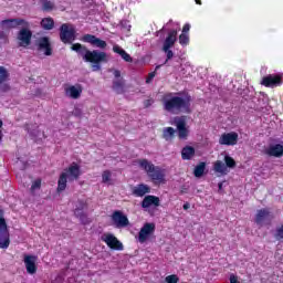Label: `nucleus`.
<instances>
[{
    "label": "nucleus",
    "mask_w": 283,
    "mask_h": 283,
    "mask_svg": "<svg viewBox=\"0 0 283 283\" xmlns=\"http://www.w3.org/2000/svg\"><path fill=\"white\" fill-rule=\"evenodd\" d=\"M176 136V129L174 127H166L163 130V138L165 140H171Z\"/></svg>",
    "instance_id": "32"
},
{
    "label": "nucleus",
    "mask_w": 283,
    "mask_h": 283,
    "mask_svg": "<svg viewBox=\"0 0 283 283\" xmlns=\"http://www.w3.org/2000/svg\"><path fill=\"white\" fill-rule=\"evenodd\" d=\"M265 154L268 156H273L274 158H282L283 156V146L282 144H276L270 146L266 150Z\"/></svg>",
    "instance_id": "24"
},
{
    "label": "nucleus",
    "mask_w": 283,
    "mask_h": 283,
    "mask_svg": "<svg viewBox=\"0 0 283 283\" xmlns=\"http://www.w3.org/2000/svg\"><path fill=\"white\" fill-rule=\"evenodd\" d=\"M230 283H240V281H238V276L235 274L230 275Z\"/></svg>",
    "instance_id": "46"
},
{
    "label": "nucleus",
    "mask_w": 283,
    "mask_h": 283,
    "mask_svg": "<svg viewBox=\"0 0 283 283\" xmlns=\"http://www.w3.org/2000/svg\"><path fill=\"white\" fill-rule=\"evenodd\" d=\"M3 127V120L0 119V143L3 140V133L1 132V128Z\"/></svg>",
    "instance_id": "47"
},
{
    "label": "nucleus",
    "mask_w": 283,
    "mask_h": 283,
    "mask_svg": "<svg viewBox=\"0 0 283 283\" xmlns=\"http://www.w3.org/2000/svg\"><path fill=\"white\" fill-rule=\"evenodd\" d=\"M38 50L44 52L45 56H52V44L50 43V38L42 36L38 40Z\"/></svg>",
    "instance_id": "16"
},
{
    "label": "nucleus",
    "mask_w": 283,
    "mask_h": 283,
    "mask_svg": "<svg viewBox=\"0 0 283 283\" xmlns=\"http://www.w3.org/2000/svg\"><path fill=\"white\" fill-rule=\"evenodd\" d=\"M71 50L81 54L85 63H91L93 72H101L102 64L109 61L105 51L90 50L81 43L72 44Z\"/></svg>",
    "instance_id": "2"
},
{
    "label": "nucleus",
    "mask_w": 283,
    "mask_h": 283,
    "mask_svg": "<svg viewBox=\"0 0 283 283\" xmlns=\"http://www.w3.org/2000/svg\"><path fill=\"white\" fill-rule=\"evenodd\" d=\"M219 145H227L228 147L238 145V133H223L219 138Z\"/></svg>",
    "instance_id": "15"
},
{
    "label": "nucleus",
    "mask_w": 283,
    "mask_h": 283,
    "mask_svg": "<svg viewBox=\"0 0 283 283\" xmlns=\"http://www.w3.org/2000/svg\"><path fill=\"white\" fill-rule=\"evenodd\" d=\"M261 85H263V87H270L272 90L275 87H282L283 73H274L263 76L261 80Z\"/></svg>",
    "instance_id": "7"
},
{
    "label": "nucleus",
    "mask_w": 283,
    "mask_h": 283,
    "mask_svg": "<svg viewBox=\"0 0 283 283\" xmlns=\"http://www.w3.org/2000/svg\"><path fill=\"white\" fill-rule=\"evenodd\" d=\"M41 28L43 30H54V19L52 18H43L40 22Z\"/></svg>",
    "instance_id": "30"
},
{
    "label": "nucleus",
    "mask_w": 283,
    "mask_h": 283,
    "mask_svg": "<svg viewBox=\"0 0 283 283\" xmlns=\"http://www.w3.org/2000/svg\"><path fill=\"white\" fill-rule=\"evenodd\" d=\"M113 74L115 80L113 81V90L116 94H125V78L120 76L119 70H114Z\"/></svg>",
    "instance_id": "14"
},
{
    "label": "nucleus",
    "mask_w": 283,
    "mask_h": 283,
    "mask_svg": "<svg viewBox=\"0 0 283 283\" xmlns=\"http://www.w3.org/2000/svg\"><path fill=\"white\" fill-rule=\"evenodd\" d=\"M151 105H154V99L149 98L144 101V107L148 108L151 107Z\"/></svg>",
    "instance_id": "45"
},
{
    "label": "nucleus",
    "mask_w": 283,
    "mask_h": 283,
    "mask_svg": "<svg viewBox=\"0 0 283 283\" xmlns=\"http://www.w3.org/2000/svg\"><path fill=\"white\" fill-rule=\"evenodd\" d=\"M163 52H165V54H166L165 64H167V63H169V61H171V59H174V51H171V49L163 48Z\"/></svg>",
    "instance_id": "38"
},
{
    "label": "nucleus",
    "mask_w": 283,
    "mask_h": 283,
    "mask_svg": "<svg viewBox=\"0 0 283 283\" xmlns=\"http://www.w3.org/2000/svg\"><path fill=\"white\" fill-rule=\"evenodd\" d=\"M42 3V10L43 12H52L54 10V2L50 0H40Z\"/></svg>",
    "instance_id": "33"
},
{
    "label": "nucleus",
    "mask_w": 283,
    "mask_h": 283,
    "mask_svg": "<svg viewBox=\"0 0 283 283\" xmlns=\"http://www.w3.org/2000/svg\"><path fill=\"white\" fill-rule=\"evenodd\" d=\"M175 123L178 130V137L180 138V140H186L187 136H189V129H187V122L185 120V118H179Z\"/></svg>",
    "instance_id": "17"
},
{
    "label": "nucleus",
    "mask_w": 283,
    "mask_h": 283,
    "mask_svg": "<svg viewBox=\"0 0 283 283\" xmlns=\"http://www.w3.org/2000/svg\"><path fill=\"white\" fill-rule=\"evenodd\" d=\"M213 171L216 174H221L222 176H227V166L222 163V160H217L213 164Z\"/></svg>",
    "instance_id": "29"
},
{
    "label": "nucleus",
    "mask_w": 283,
    "mask_h": 283,
    "mask_svg": "<svg viewBox=\"0 0 283 283\" xmlns=\"http://www.w3.org/2000/svg\"><path fill=\"white\" fill-rule=\"evenodd\" d=\"M10 81V72L6 66L0 65V85H3V83H8Z\"/></svg>",
    "instance_id": "31"
},
{
    "label": "nucleus",
    "mask_w": 283,
    "mask_h": 283,
    "mask_svg": "<svg viewBox=\"0 0 283 283\" xmlns=\"http://www.w3.org/2000/svg\"><path fill=\"white\" fill-rule=\"evenodd\" d=\"M102 242H105L108 248H111L113 251H123V242L118 240L114 234L112 233H105L101 238Z\"/></svg>",
    "instance_id": "10"
},
{
    "label": "nucleus",
    "mask_w": 283,
    "mask_h": 283,
    "mask_svg": "<svg viewBox=\"0 0 283 283\" xmlns=\"http://www.w3.org/2000/svg\"><path fill=\"white\" fill-rule=\"evenodd\" d=\"M81 166L73 161L67 168L64 169L63 172L60 174L57 179V193H61L67 189V180L69 182H74V180H78L82 176Z\"/></svg>",
    "instance_id": "3"
},
{
    "label": "nucleus",
    "mask_w": 283,
    "mask_h": 283,
    "mask_svg": "<svg viewBox=\"0 0 283 283\" xmlns=\"http://www.w3.org/2000/svg\"><path fill=\"white\" fill-rule=\"evenodd\" d=\"M20 48H28L32 43V31L28 27L22 28L17 35Z\"/></svg>",
    "instance_id": "11"
},
{
    "label": "nucleus",
    "mask_w": 283,
    "mask_h": 283,
    "mask_svg": "<svg viewBox=\"0 0 283 283\" xmlns=\"http://www.w3.org/2000/svg\"><path fill=\"white\" fill-rule=\"evenodd\" d=\"M179 43L180 45H182L184 48L189 45V34L188 33H181L179 35Z\"/></svg>",
    "instance_id": "35"
},
{
    "label": "nucleus",
    "mask_w": 283,
    "mask_h": 283,
    "mask_svg": "<svg viewBox=\"0 0 283 283\" xmlns=\"http://www.w3.org/2000/svg\"><path fill=\"white\" fill-rule=\"evenodd\" d=\"M207 169V163L200 161L193 169L195 178H202L205 176V170Z\"/></svg>",
    "instance_id": "28"
},
{
    "label": "nucleus",
    "mask_w": 283,
    "mask_h": 283,
    "mask_svg": "<svg viewBox=\"0 0 283 283\" xmlns=\"http://www.w3.org/2000/svg\"><path fill=\"white\" fill-rule=\"evenodd\" d=\"M65 94L70 98H81V94H83V87L81 85H72L65 88Z\"/></svg>",
    "instance_id": "23"
},
{
    "label": "nucleus",
    "mask_w": 283,
    "mask_h": 283,
    "mask_svg": "<svg viewBox=\"0 0 283 283\" xmlns=\"http://www.w3.org/2000/svg\"><path fill=\"white\" fill-rule=\"evenodd\" d=\"M137 164L139 165V169H143L147 174L154 185H165V169L145 158L137 159Z\"/></svg>",
    "instance_id": "4"
},
{
    "label": "nucleus",
    "mask_w": 283,
    "mask_h": 283,
    "mask_svg": "<svg viewBox=\"0 0 283 283\" xmlns=\"http://www.w3.org/2000/svg\"><path fill=\"white\" fill-rule=\"evenodd\" d=\"M119 25H122V28H124V30H130L132 25L129 24V20H122L119 22Z\"/></svg>",
    "instance_id": "42"
},
{
    "label": "nucleus",
    "mask_w": 283,
    "mask_h": 283,
    "mask_svg": "<svg viewBox=\"0 0 283 283\" xmlns=\"http://www.w3.org/2000/svg\"><path fill=\"white\" fill-rule=\"evenodd\" d=\"M189 30H191V24L186 23L182 28V34H188Z\"/></svg>",
    "instance_id": "44"
},
{
    "label": "nucleus",
    "mask_w": 283,
    "mask_h": 283,
    "mask_svg": "<svg viewBox=\"0 0 283 283\" xmlns=\"http://www.w3.org/2000/svg\"><path fill=\"white\" fill-rule=\"evenodd\" d=\"M224 165H226V168L228 167L229 169H233L235 168V159H233V157L229 156V155H226L224 156Z\"/></svg>",
    "instance_id": "34"
},
{
    "label": "nucleus",
    "mask_w": 283,
    "mask_h": 283,
    "mask_svg": "<svg viewBox=\"0 0 283 283\" xmlns=\"http://www.w3.org/2000/svg\"><path fill=\"white\" fill-rule=\"evenodd\" d=\"M195 2L197 3V6H202V0H195Z\"/></svg>",
    "instance_id": "49"
},
{
    "label": "nucleus",
    "mask_w": 283,
    "mask_h": 283,
    "mask_svg": "<svg viewBox=\"0 0 283 283\" xmlns=\"http://www.w3.org/2000/svg\"><path fill=\"white\" fill-rule=\"evenodd\" d=\"M142 208L149 209V207H160V198L154 195H148L142 200Z\"/></svg>",
    "instance_id": "19"
},
{
    "label": "nucleus",
    "mask_w": 283,
    "mask_h": 283,
    "mask_svg": "<svg viewBox=\"0 0 283 283\" xmlns=\"http://www.w3.org/2000/svg\"><path fill=\"white\" fill-rule=\"evenodd\" d=\"M112 180V171L109 170H104L102 172V182L104 185H107V182H109Z\"/></svg>",
    "instance_id": "36"
},
{
    "label": "nucleus",
    "mask_w": 283,
    "mask_h": 283,
    "mask_svg": "<svg viewBox=\"0 0 283 283\" xmlns=\"http://www.w3.org/2000/svg\"><path fill=\"white\" fill-rule=\"evenodd\" d=\"M0 85H1L0 86L1 92H10V90H11L10 84L3 83V84H0Z\"/></svg>",
    "instance_id": "43"
},
{
    "label": "nucleus",
    "mask_w": 283,
    "mask_h": 283,
    "mask_svg": "<svg viewBox=\"0 0 283 283\" xmlns=\"http://www.w3.org/2000/svg\"><path fill=\"white\" fill-rule=\"evenodd\" d=\"M269 216H271V210L269 208H262L256 211L254 222L258 227H264V221L269 220Z\"/></svg>",
    "instance_id": "18"
},
{
    "label": "nucleus",
    "mask_w": 283,
    "mask_h": 283,
    "mask_svg": "<svg viewBox=\"0 0 283 283\" xmlns=\"http://www.w3.org/2000/svg\"><path fill=\"white\" fill-rule=\"evenodd\" d=\"M19 25H24V28H28L30 23L21 18H13L0 21V41H3V43H8L10 30H14V28H19Z\"/></svg>",
    "instance_id": "5"
},
{
    "label": "nucleus",
    "mask_w": 283,
    "mask_h": 283,
    "mask_svg": "<svg viewBox=\"0 0 283 283\" xmlns=\"http://www.w3.org/2000/svg\"><path fill=\"white\" fill-rule=\"evenodd\" d=\"M80 40L83 43H90V45L93 48H98L99 50H105V48H107V42L94 34L86 33Z\"/></svg>",
    "instance_id": "9"
},
{
    "label": "nucleus",
    "mask_w": 283,
    "mask_h": 283,
    "mask_svg": "<svg viewBox=\"0 0 283 283\" xmlns=\"http://www.w3.org/2000/svg\"><path fill=\"white\" fill-rule=\"evenodd\" d=\"M190 205L187 202L184 205V210L187 211V209H189Z\"/></svg>",
    "instance_id": "48"
},
{
    "label": "nucleus",
    "mask_w": 283,
    "mask_h": 283,
    "mask_svg": "<svg viewBox=\"0 0 283 283\" xmlns=\"http://www.w3.org/2000/svg\"><path fill=\"white\" fill-rule=\"evenodd\" d=\"M196 156V148L193 146H185L181 149V158L182 160H191Z\"/></svg>",
    "instance_id": "27"
},
{
    "label": "nucleus",
    "mask_w": 283,
    "mask_h": 283,
    "mask_svg": "<svg viewBox=\"0 0 283 283\" xmlns=\"http://www.w3.org/2000/svg\"><path fill=\"white\" fill-rule=\"evenodd\" d=\"M112 220L114 224H116L117 229L129 227V219L120 210H116L113 212Z\"/></svg>",
    "instance_id": "13"
},
{
    "label": "nucleus",
    "mask_w": 283,
    "mask_h": 283,
    "mask_svg": "<svg viewBox=\"0 0 283 283\" xmlns=\"http://www.w3.org/2000/svg\"><path fill=\"white\" fill-rule=\"evenodd\" d=\"M161 103L164 105L165 112L169 114H178L184 112V114H191V95L187 93L182 97V93H166Z\"/></svg>",
    "instance_id": "1"
},
{
    "label": "nucleus",
    "mask_w": 283,
    "mask_h": 283,
    "mask_svg": "<svg viewBox=\"0 0 283 283\" xmlns=\"http://www.w3.org/2000/svg\"><path fill=\"white\" fill-rule=\"evenodd\" d=\"M165 282L166 283H178V282H180V279L176 274H170V275L166 276Z\"/></svg>",
    "instance_id": "39"
},
{
    "label": "nucleus",
    "mask_w": 283,
    "mask_h": 283,
    "mask_svg": "<svg viewBox=\"0 0 283 283\" xmlns=\"http://www.w3.org/2000/svg\"><path fill=\"white\" fill-rule=\"evenodd\" d=\"M36 189H41V178L35 179L31 185V193H34Z\"/></svg>",
    "instance_id": "40"
},
{
    "label": "nucleus",
    "mask_w": 283,
    "mask_h": 283,
    "mask_svg": "<svg viewBox=\"0 0 283 283\" xmlns=\"http://www.w3.org/2000/svg\"><path fill=\"white\" fill-rule=\"evenodd\" d=\"M80 207L74 210V214L76 218L81 220L83 224H87V214L83 212V209H85L86 203L83 200L78 201Z\"/></svg>",
    "instance_id": "25"
},
{
    "label": "nucleus",
    "mask_w": 283,
    "mask_h": 283,
    "mask_svg": "<svg viewBox=\"0 0 283 283\" xmlns=\"http://www.w3.org/2000/svg\"><path fill=\"white\" fill-rule=\"evenodd\" d=\"M154 231H156V223H145L138 233V242L145 244Z\"/></svg>",
    "instance_id": "12"
},
{
    "label": "nucleus",
    "mask_w": 283,
    "mask_h": 283,
    "mask_svg": "<svg viewBox=\"0 0 283 283\" xmlns=\"http://www.w3.org/2000/svg\"><path fill=\"white\" fill-rule=\"evenodd\" d=\"M132 193L136 198H143L144 196H147V193H151V188L148 185L138 184L133 188Z\"/></svg>",
    "instance_id": "20"
},
{
    "label": "nucleus",
    "mask_w": 283,
    "mask_h": 283,
    "mask_svg": "<svg viewBox=\"0 0 283 283\" xmlns=\"http://www.w3.org/2000/svg\"><path fill=\"white\" fill-rule=\"evenodd\" d=\"M24 264L27 269V273L30 275H34L36 273V258L32 255H24Z\"/></svg>",
    "instance_id": "22"
},
{
    "label": "nucleus",
    "mask_w": 283,
    "mask_h": 283,
    "mask_svg": "<svg viewBox=\"0 0 283 283\" xmlns=\"http://www.w3.org/2000/svg\"><path fill=\"white\" fill-rule=\"evenodd\" d=\"M60 40L67 44L76 41V29L72 24L63 23L60 27Z\"/></svg>",
    "instance_id": "6"
},
{
    "label": "nucleus",
    "mask_w": 283,
    "mask_h": 283,
    "mask_svg": "<svg viewBox=\"0 0 283 283\" xmlns=\"http://www.w3.org/2000/svg\"><path fill=\"white\" fill-rule=\"evenodd\" d=\"M177 41H178V31L171 30L168 33L167 38L165 39L163 48H165L166 50H171V48L176 45Z\"/></svg>",
    "instance_id": "21"
},
{
    "label": "nucleus",
    "mask_w": 283,
    "mask_h": 283,
    "mask_svg": "<svg viewBox=\"0 0 283 283\" xmlns=\"http://www.w3.org/2000/svg\"><path fill=\"white\" fill-rule=\"evenodd\" d=\"M113 52H115V54H119V56H122V59L126 63H133V61H134L132 55H129V53H127V51H125V49L120 48V45H118V44H115L113 46Z\"/></svg>",
    "instance_id": "26"
},
{
    "label": "nucleus",
    "mask_w": 283,
    "mask_h": 283,
    "mask_svg": "<svg viewBox=\"0 0 283 283\" xmlns=\"http://www.w3.org/2000/svg\"><path fill=\"white\" fill-rule=\"evenodd\" d=\"M219 189H222V182L218 184Z\"/></svg>",
    "instance_id": "50"
},
{
    "label": "nucleus",
    "mask_w": 283,
    "mask_h": 283,
    "mask_svg": "<svg viewBox=\"0 0 283 283\" xmlns=\"http://www.w3.org/2000/svg\"><path fill=\"white\" fill-rule=\"evenodd\" d=\"M157 70H160V65H157L155 67V71L154 72H150L146 78V83H151V81H154V78L156 77V71Z\"/></svg>",
    "instance_id": "41"
},
{
    "label": "nucleus",
    "mask_w": 283,
    "mask_h": 283,
    "mask_svg": "<svg viewBox=\"0 0 283 283\" xmlns=\"http://www.w3.org/2000/svg\"><path fill=\"white\" fill-rule=\"evenodd\" d=\"M1 213L0 210V249H8L10 247V231L6 218Z\"/></svg>",
    "instance_id": "8"
},
{
    "label": "nucleus",
    "mask_w": 283,
    "mask_h": 283,
    "mask_svg": "<svg viewBox=\"0 0 283 283\" xmlns=\"http://www.w3.org/2000/svg\"><path fill=\"white\" fill-rule=\"evenodd\" d=\"M274 238H275V240H277V242L283 240V224H281L280 227L276 228Z\"/></svg>",
    "instance_id": "37"
}]
</instances>
